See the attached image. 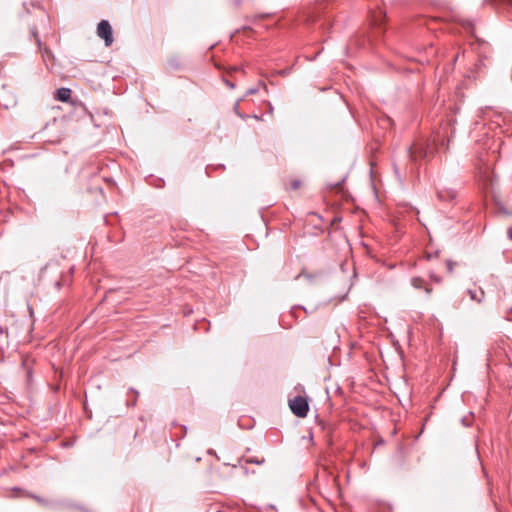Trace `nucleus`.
<instances>
[{
    "label": "nucleus",
    "mask_w": 512,
    "mask_h": 512,
    "mask_svg": "<svg viewBox=\"0 0 512 512\" xmlns=\"http://www.w3.org/2000/svg\"><path fill=\"white\" fill-rule=\"evenodd\" d=\"M407 154L413 162L423 159L429 154V144L423 141L415 142L407 148Z\"/></svg>",
    "instance_id": "obj_1"
},
{
    "label": "nucleus",
    "mask_w": 512,
    "mask_h": 512,
    "mask_svg": "<svg viewBox=\"0 0 512 512\" xmlns=\"http://www.w3.org/2000/svg\"><path fill=\"white\" fill-rule=\"evenodd\" d=\"M289 407L297 417H306L309 411V404L305 397L296 396L289 400Z\"/></svg>",
    "instance_id": "obj_2"
},
{
    "label": "nucleus",
    "mask_w": 512,
    "mask_h": 512,
    "mask_svg": "<svg viewBox=\"0 0 512 512\" xmlns=\"http://www.w3.org/2000/svg\"><path fill=\"white\" fill-rule=\"evenodd\" d=\"M97 35L105 41L106 46H110L113 42V31L107 20H101L97 26Z\"/></svg>",
    "instance_id": "obj_3"
},
{
    "label": "nucleus",
    "mask_w": 512,
    "mask_h": 512,
    "mask_svg": "<svg viewBox=\"0 0 512 512\" xmlns=\"http://www.w3.org/2000/svg\"><path fill=\"white\" fill-rule=\"evenodd\" d=\"M411 285H412L415 289H424L427 295H430V294H431V292H432V288L428 287V286L425 284L424 279H422V278H420V277H413V278L411 279Z\"/></svg>",
    "instance_id": "obj_4"
},
{
    "label": "nucleus",
    "mask_w": 512,
    "mask_h": 512,
    "mask_svg": "<svg viewBox=\"0 0 512 512\" xmlns=\"http://www.w3.org/2000/svg\"><path fill=\"white\" fill-rule=\"evenodd\" d=\"M71 97V89L69 88H60L56 91L55 99L61 102H67Z\"/></svg>",
    "instance_id": "obj_5"
},
{
    "label": "nucleus",
    "mask_w": 512,
    "mask_h": 512,
    "mask_svg": "<svg viewBox=\"0 0 512 512\" xmlns=\"http://www.w3.org/2000/svg\"><path fill=\"white\" fill-rule=\"evenodd\" d=\"M468 294L471 300L481 303L484 299L485 293L482 288H478L475 290L468 289Z\"/></svg>",
    "instance_id": "obj_6"
},
{
    "label": "nucleus",
    "mask_w": 512,
    "mask_h": 512,
    "mask_svg": "<svg viewBox=\"0 0 512 512\" xmlns=\"http://www.w3.org/2000/svg\"><path fill=\"white\" fill-rule=\"evenodd\" d=\"M456 196L455 191L447 190V191H438V197L440 200L448 201L454 199Z\"/></svg>",
    "instance_id": "obj_7"
},
{
    "label": "nucleus",
    "mask_w": 512,
    "mask_h": 512,
    "mask_svg": "<svg viewBox=\"0 0 512 512\" xmlns=\"http://www.w3.org/2000/svg\"><path fill=\"white\" fill-rule=\"evenodd\" d=\"M129 392L134 394V398L131 399V401L127 400L126 404H127V406L134 407L136 405V403H137L139 392L137 390H135L134 388H130Z\"/></svg>",
    "instance_id": "obj_8"
},
{
    "label": "nucleus",
    "mask_w": 512,
    "mask_h": 512,
    "mask_svg": "<svg viewBox=\"0 0 512 512\" xmlns=\"http://www.w3.org/2000/svg\"><path fill=\"white\" fill-rule=\"evenodd\" d=\"M259 86H262V87L265 89V91H267V87H266L265 83H264V82H259V85H258L257 87L249 88V89L246 91V94H245V95L247 96V95H253V94H256V93L258 92V90H259Z\"/></svg>",
    "instance_id": "obj_9"
},
{
    "label": "nucleus",
    "mask_w": 512,
    "mask_h": 512,
    "mask_svg": "<svg viewBox=\"0 0 512 512\" xmlns=\"http://www.w3.org/2000/svg\"><path fill=\"white\" fill-rule=\"evenodd\" d=\"M235 113L241 117L242 119H246L248 116L247 115H244L242 114L240 111H239V102L237 101L235 104H234V107H233Z\"/></svg>",
    "instance_id": "obj_10"
},
{
    "label": "nucleus",
    "mask_w": 512,
    "mask_h": 512,
    "mask_svg": "<svg viewBox=\"0 0 512 512\" xmlns=\"http://www.w3.org/2000/svg\"><path fill=\"white\" fill-rule=\"evenodd\" d=\"M247 462L260 465V464H262L264 462V459L259 460V459L255 458V457H251V458L247 459Z\"/></svg>",
    "instance_id": "obj_11"
},
{
    "label": "nucleus",
    "mask_w": 512,
    "mask_h": 512,
    "mask_svg": "<svg viewBox=\"0 0 512 512\" xmlns=\"http://www.w3.org/2000/svg\"><path fill=\"white\" fill-rule=\"evenodd\" d=\"M499 212L507 216H512V213L508 211L503 205L499 206Z\"/></svg>",
    "instance_id": "obj_12"
},
{
    "label": "nucleus",
    "mask_w": 512,
    "mask_h": 512,
    "mask_svg": "<svg viewBox=\"0 0 512 512\" xmlns=\"http://www.w3.org/2000/svg\"><path fill=\"white\" fill-rule=\"evenodd\" d=\"M301 182L299 180H293L291 182V189L296 190L300 187Z\"/></svg>",
    "instance_id": "obj_13"
},
{
    "label": "nucleus",
    "mask_w": 512,
    "mask_h": 512,
    "mask_svg": "<svg viewBox=\"0 0 512 512\" xmlns=\"http://www.w3.org/2000/svg\"><path fill=\"white\" fill-rule=\"evenodd\" d=\"M454 264H455V263H454L453 261H451V260H448V261H447V269H448V271H449L450 273H452V271H453V266H454Z\"/></svg>",
    "instance_id": "obj_14"
},
{
    "label": "nucleus",
    "mask_w": 512,
    "mask_h": 512,
    "mask_svg": "<svg viewBox=\"0 0 512 512\" xmlns=\"http://www.w3.org/2000/svg\"><path fill=\"white\" fill-rule=\"evenodd\" d=\"M0 335H6V337H7L8 336L7 329L0 326Z\"/></svg>",
    "instance_id": "obj_15"
},
{
    "label": "nucleus",
    "mask_w": 512,
    "mask_h": 512,
    "mask_svg": "<svg viewBox=\"0 0 512 512\" xmlns=\"http://www.w3.org/2000/svg\"><path fill=\"white\" fill-rule=\"evenodd\" d=\"M225 84H226L229 88H231V89H233V88H234V84H233L232 82H230L229 80H225Z\"/></svg>",
    "instance_id": "obj_16"
},
{
    "label": "nucleus",
    "mask_w": 512,
    "mask_h": 512,
    "mask_svg": "<svg viewBox=\"0 0 512 512\" xmlns=\"http://www.w3.org/2000/svg\"><path fill=\"white\" fill-rule=\"evenodd\" d=\"M507 235H508L509 239L512 240V228L508 229Z\"/></svg>",
    "instance_id": "obj_17"
},
{
    "label": "nucleus",
    "mask_w": 512,
    "mask_h": 512,
    "mask_svg": "<svg viewBox=\"0 0 512 512\" xmlns=\"http://www.w3.org/2000/svg\"><path fill=\"white\" fill-rule=\"evenodd\" d=\"M431 277L434 279V281L436 282H439L440 281V278L434 276L435 274L434 273H430Z\"/></svg>",
    "instance_id": "obj_18"
},
{
    "label": "nucleus",
    "mask_w": 512,
    "mask_h": 512,
    "mask_svg": "<svg viewBox=\"0 0 512 512\" xmlns=\"http://www.w3.org/2000/svg\"><path fill=\"white\" fill-rule=\"evenodd\" d=\"M269 110L272 111L273 110V107L271 104H269Z\"/></svg>",
    "instance_id": "obj_19"
},
{
    "label": "nucleus",
    "mask_w": 512,
    "mask_h": 512,
    "mask_svg": "<svg viewBox=\"0 0 512 512\" xmlns=\"http://www.w3.org/2000/svg\"><path fill=\"white\" fill-rule=\"evenodd\" d=\"M0 361H2V359L0 358Z\"/></svg>",
    "instance_id": "obj_20"
}]
</instances>
